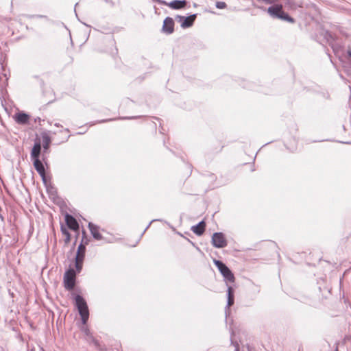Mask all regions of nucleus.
Masks as SVG:
<instances>
[{
  "mask_svg": "<svg viewBox=\"0 0 351 351\" xmlns=\"http://www.w3.org/2000/svg\"><path fill=\"white\" fill-rule=\"evenodd\" d=\"M75 306L81 317L82 322L85 325L89 318V311L86 302L80 295H76L75 296Z\"/></svg>",
  "mask_w": 351,
  "mask_h": 351,
  "instance_id": "nucleus-1",
  "label": "nucleus"
},
{
  "mask_svg": "<svg viewBox=\"0 0 351 351\" xmlns=\"http://www.w3.org/2000/svg\"><path fill=\"white\" fill-rule=\"evenodd\" d=\"M214 264L218 268L219 271L223 277L226 285L228 282L234 283L235 278L232 271L221 261L214 260Z\"/></svg>",
  "mask_w": 351,
  "mask_h": 351,
  "instance_id": "nucleus-2",
  "label": "nucleus"
},
{
  "mask_svg": "<svg viewBox=\"0 0 351 351\" xmlns=\"http://www.w3.org/2000/svg\"><path fill=\"white\" fill-rule=\"evenodd\" d=\"M76 274L73 269H68L64 275L63 282L66 289H73L75 285Z\"/></svg>",
  "mask_w": 351,
  "mask_h": 351,
  "instance_id": "nucleus-3",
  "label": "nucleus"
},
{
  "mask_svg": "<svg viewBox=\"0 0 351 351\" xmlns=\"http://www.w3.org/2000/svg\"><path fill=\"white\" fill-rule=\"evenodd\" d=\"M212 244L216 248H223L227 246L228 242L222 232H215L212 236Z\"/></svg>",
  "mask_w": 351,
  "mask_h": 351,
  "instance_id": "nucleus-4",
  "label": "nucleus"
},
{
  "mask_svg": "<svg viewBox=\"0 0 351 351\" xmlns=\"http://www.w3.org/2000/svg\"><path fill=\"white\" fill-rule=\"evenodd\" d=\"M196 19V14H192L188 17H184L182 16L178 15L176 16V19L178 20L179 22L181 23V27L182 28H187L193 25L195 20Z\"/></svg>",
  "mask_w": 351,
  "mask_h": 351,
  "instance_id": "nucleus-5",
  "label": "nucleus"
},
{
  "mask_svg": "<svg viewBox=\"0 0 351 351\" xmlns=\"http://www.w3.org/2000/svg\"><path fill=\"white\" fill-rule=\"evenodd\" d=\"M162 32L166 34H171L174 31V21L172 18L167 16L163 21Z\"/></svg>",
  "mask_w": 351,
  "mask_h": 351,
  "instance_id": "nucleus-6",
  "label": "nucleus"
},
{
  "mask_svg": "<svg viewBox=\"0 0 351 351\" xmlns=\"http://www.w3.org/2000/svg\"><path fill=\"white\" fill-rule=\"evenodd\" d=\"M34 163V166L36 170V171L38 173L40 176L42 178V180L44 183L46 182V176H45V169L44 167V165L43 162L40 160L39 158H36L34 160H32Z\"/></svg>",
  "mask_w": 351,
  "mask_h": 351,
  "instance_id": "nucleus-7",
  "label": "nucleus"
},
{
  "mask_svg": "<svg viewBox=\"0 0 351 351\" xmlns=\"http://www.w3.org/2000/svg\"><path fill=\"white\" fill-rule=\"evenodd\" d=\"M234 302V290L230 285H227V305L226 306V313L230 309V307Z\"/></svg>",
  "mask_w": 351,
  "mask_h": 351,
  "instance_id": "nucleus-8",
  "label": "nucleus"
},
{
  "mask_svg": "<svg viewBox=\"0 0 351 351\" xmlns=\"http://www.w3.org/2000/svg\"><path fill=\"white\" fill-rule=\"evenodd\" d=\"M65 221L69 228L72 230L76 231L79 229V224L71 215L66 214L65 215Z\"/></svg>",
  "mask_w": 351,
  "mask_h": 351,
  "instance_id": "nucleus-9",
  "label": "nucleus"
},
{
  "mask_svg": "<svg viewBox=\"0 0 351 351\" xmlns=\"http://www.w3.org/2000/svg\"><path fill=\"white\" fill-rule=\"evenodd\" d=\"M81 330L87 337V341H91L97 348L100 349V345L99 341L93 337L90 330L87 326H82Z\"/></svg>",
  "mask_w": 351,
  "mask_h": 351,
  "instance_id": "nucleus-10",
  "label": "nucleus"
},
{
  "mask_svg": "<svg viewBox=\"0 0 351 351\" xmlns=\"http://www.w3.org/2000/svg\"><path fill=\"white\" fill-rule=\"evenodd\" d=\"M88 228L90 230V232L93 237L95 239L99 241L103 239L102 235L99 233V226L90 222L88 223Z\"/></svg>",
  "mask_w": 351,
  "mask_h": 351,
  "instance_id": "nucleus-11",
  "label": "nucleus"
},
{
  "mask_svg": "<svg viewBox=\"0 0 351 351\" xmlns=\"http://www.w3.org/2000/svg\"><path fill=\"white\" fill-rule=\"evenodd\" d=\"M186 4L185 0H173L169 3L166 1V3L164 5H168L173 10H179L183 8Z\"/></svg>",
  "mask_w": 351,
  "mask_h": 351,
  "instance_id": "nucleus-12",
  "label": "nucleus"
},
{
  "mask_svg": "<svg viewBox=\"0 0 351 351\" xmlns=\"http://www.w3.org/2000/svg\"><path fill=\"white\" fill-rule=\"evenodd\" d=\"M268 13L274 18L279 19L282 12V5H274L268 8Z\"/></svg>",
  "mask_w": 351,
  "mask_h": 351,
  "instance_id": "nucleus-13",
  "label": "nucleus"
},
{
  "mask_svg": "<svg viewBox=\"0 0 351 351\" xmlns=\"http://www.w3.org/2000/svg\"><path fill=\"white\" fill-rule=\"evenodd\" d=\"M29 116L24 112H19L15 114L14 120L19 124H26L28 123Z\"/></svg>",
  "mask_w": 351,
  "mask_h": 351,
  "instance_id": "nucleus-14",
  "label": "nucleus"
},
{
  "mask_svg": "<svg viewBox=\"0 0 351 351\" xmlns=\"http://www.w3.org/2000/svg\"><path fill=\"white\" fill-rule=\"evenodd\" d=\"M206 223L204 221L199 222L191 228V230L198 236L202 235L205 230Z\"/></svg>",
  "mask_w": 351,
  "mask_h": 351,
  "instance_id": "nucleus-15",
  "label": "nucleus"
},
{
  "mask_svg": "<svg viewBox=\"0 0 351 351\" xmlns=\"http://www.w3.org/2000/svg\"><path fill=\"white\" fill-rule=\"evenodd\" d=\"M41 150V145L40 142H36L34 145L32 149L31 152V158L32 160H34L36 158H39V156Z\"/></svg>",
  "mask_w": 351,
  "mask_h": 351,
  "instance_id": "nucleus-16",
  "label": "nucleus"
},
{
  "mask_svg": "<svg viewBox=\"0 0 351 351\" xmlns=\"http://www.w3.org/2000/svg\"><path fill=\"white\" fill-rule=\"evenodd\" d=\"M86 247L81 243L77 248L75 259L84 261L85 256Z\"/></svg>",
  "mask_w": 351,
  "mask_h": 351,
  "instance_id": "nucleus-17",
  "label": "nucleus"
},
{
  "mask_svg": "<svg viewBox=\"0 0 351 351\" xmlns=\"http://www.w3.org/2000/svg\"><path fill=\"white\" fill-rule=\"evenodd\" d=\"M42 143L44 150L47 151L49 149V145L51 143V138L47 134H42Z\"/></svg>",
  "mask_w": 351,
  "mask_h": 351,
  "instance_id": "nucleus-18",
  "label": "nucleus"
},
{
  "mask_svg": "<svg viewBox=\"0 0 351 351\" xmlns=\"http://www.w3.org/2000/svg\"><path fill=\"white\" fill-rule=\"evenodd\" d=\"M322 35L328 43L330 44L332 43L333 37L328 31H324Z\"/></svg>",
  "mask_w": 351,
  "mask_h": 351,
  "instance_id": "nucleus-19",
  "label": "nucleus"
},
{
  "mask_svg": "<svg viewBox=\"0 0 351 351\" xmlns=\"http://www.w3.org/2000/svg\"><path fill=\"white\" fill-rule=\"evenodd\" d=\"M61 232L62 234L65 236V242L68 243L70 241L71 239V234L69 232L66 230V228L63 227V226H61Z\"/></svg>",
  "mask_w": 351,
  "mask_h": 351,
  "instance_id": "nucleus-20",
  "label": "nucleus"
},
{
  "mask_svg": "<svg viewBox=\"0 0 351 351\" xmlns=\"http://www.w3.org/2000/svg\"><path fill=\"white\" fill-rule=\"evenodd\" d=\"M279 19H282L284 21H287L291 22V23H293V21H294L293 18H291L289 14H287V13L284 12L283 11L281 13Z\"/></svg>",
  "mask_w": 351,
  "mask_h": 351,
  "instance_id": "nucleus-21",
  "label": "nucleus"
},
{
  "mask_svg": "<svg viewBox=\"0 0 351 351\" xmlns=\"http://www.w3.org/2000/svg\"><path fill=\"white\" fill-rule=\"evenodd\" d=\"M83 261H82V260L80 261L78 259H75V266L76 271L78 273L80 272L82 269Z\"/></svg>",
  "mask_w": 351,
  "mask_h": 351,
  "instance_id": "nucleus-22",
  "label": "nucleus"
},
{
  "mask_svg": "<svg viewBox=\"0 0 351 351\" xmlns=\"http://www.w3.org/2000/svg\"><path fill=\"white\" fill-rule=\"evenodd\" d=\"M217 8L223 9L226 7V3L223 1H217L215 5Z\"/></svg>",
  "mask_w": 351,
  "mask_h": 351,
  "instance_id": "nucleus-23",
  "label": "nucleus"
},
{
  "mask_svg": "<svg viewBox=\"0 0 351 351\" xmlns=\"http://www.w3.org/2000/svg\"><path fill=\"white\" fill-rule=\"evenodd\" d=\"M231 344L234 346V351H239L240 350V347H239V344L238 343V342H237V341L234 342L231 339Z\"/></svg>",
  "mask_w": 351,
  "mask_h": 351,
  "instance_id": "nucleus-24",
  "label": "nucleus"
},
{
  "mask_svg": "<svg viewBox=\"0 0 351 351\" xmlns=\"http://www.w3.org/2000/svg\"><path fill=\"white\" fill-rule=\"evenodd\" d=\"M153 1H155V2H157V3H160V4H165V3H166V1H164V0H153Z\"/></svg>",
  "mask_w": 351,
  "mask_h": 351,
  "instance_id": "nucleus-25",
  "label": "nucleus"
},
{
  "mask_svg": "<svg viewBox=\"0 0 351 351\" xmlns=\"http://www.w3.org/2000/svg\"><path fill=\"white\" fill-rule=\"evenodd\" d=\"M43 121V120H42L40 117H36V118H35V119H34V121H35L36 123H39V124H40V125L41 124L40 123H41V121Z\"/></svg>",
  "mask_w": 351,
  "mask_h": 351,
  "instance_id": "nucleus-26",
  "label": "nucleus"
},
{
  "mask_svg": "<svg viewBox=\"0 0 351 351\" xmlns=\"http://www.w3.org/2000/svg\"><path fill=\"white\" fill-rule=\"evenodd\" d=\"M156 220L155 219H153L147 225V226L146 227V228L145 229L144 232L146 231V230L149 227V226L151 225V223L154 221H155Z\"/></svg>",
  "mask_w": 351,
  "mask_h": 351,
  "instance_id": "nucleus-27",
  "label": "nucleus"
},
{
  "mask_svg": "<svg viewBox=\"0 0 351 351\" xmlns=\"http://www.w3.org/2000/svg\"><path fill=\"white\" fill-rule=\"evenodd\" d=\"M106 3H110L112 5H114V3L111 0H104Z\"/></svg>",
  "mask_w": 351,
  "mask_h": 351,
  "instance_id": "nucleus-28",
  "label": "nucleus"
},
{
  "mask_svg": "<svg viewBox=\"0 0 351 351\" xmlns=\"http://www.w3.org/2000/svg\"><path fill=\"white\" fill-rule=\"evenodd\" d=\"M55 126H56V127H58V128H59V127H62V126L60 123H55Z\"/></svg>",
  "mask_w": 351,
  "mask_h": 351,
  "instance_id": "nucleus-29",
  "label": "nucleus"
},
{
  "mask_svg": "<svg viewBox=\"0 0 351 351\" xmlns=\"http://www.w3.org/2000/svg\"><path fill=\"white\" fill-rule=\"evenodd\" d=\"M348 55L349 57H351V49L348 51Z\"/></svg>",
  "mask_w": 351,
  "mask_h": 351,
  "instance_id": "nucleus-30",
  "label": "nucleus"
},
{
  "mask_svg": "<svg viewBox=\"0 0 351 351\" xmlns=\"http://www.w3.org/2000/svg\"><path fill=\"white\" fill-rule=\"evenodd\" d=\"M105 121H106V120H102L100 122L101 123V122H105Z\"/></svg>",
  "mask_w": 351,
  "mask_h": 351,
  "instance_id": "nucleus-31",
  "label": "nucleus"
},
{
  "mask_svg": "<svg viewBox=\"0 0 351 351\" xmlns=\"http://www.w3.org/2000/svg\"><path fill=\"white\" fill-rule=\"evenodd\" d=\"M0 217L3 219V217L0 215Z\"/></svg>",
  "mask_w": 351,
  "mask_h": 351,
  "instance_id": "nucleus-32",
  "label": "nucleus"
}]
</instances>
